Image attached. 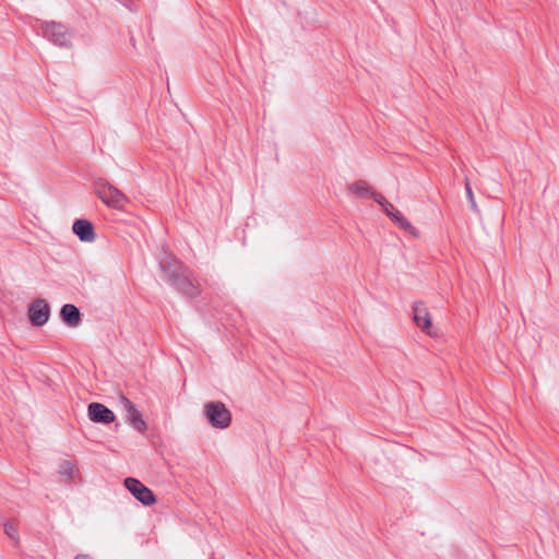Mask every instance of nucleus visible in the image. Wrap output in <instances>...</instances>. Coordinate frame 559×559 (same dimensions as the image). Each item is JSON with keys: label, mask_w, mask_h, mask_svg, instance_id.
Returning a JSON list of instances; mask_svg holds the SVG:
<instances>
[{"label": "nucleus", "mask_w": 559, "mask_h": 559, "mask_svg": "<svg viewBox=\"0 0 559 559\" xmlns=\"http://www.w3.org/2000/svg\"><path fill=\"white\" fill-rule=\"evenodd\" d=\"M95 192L107 206L116 210H122L129 203L128 197L107 181H98Z\"/></svg>", "instance_id": "nucleus-1"}, {"label": "nucleus", "mask_w": 559, "mask_h": 559, "mask_svg": "<svg viewBox=\"0 0 559 559\" xmlns=\"http://www.w3.org/2000/svg\"><path fill=\"white\" fill-rule=\"evenodd\" d=\"M206 419L214 428L224 429L231 423V414L222 402H210L204 406Z\"/></svg>", "instance_id": "nucleus-2"}, {"label": "nucleus", "mask_w": 559, "mask_h": 559, "mask_svg": "<svg viewBox=\"0 0 559 559\" xmlns=\"http://www.w3.org/2000/svg\"><path fill=\"white\" fill-rule=\"evenodd\" d=\"M44 36L59 47H68L71 44L72 35L67 28L55 22H46L43 24Z\"/></svg>", "instance_id": "nucleus-3"}, {"label": "nucleus", "mask_w": 559, "mask_h": 559, "mask_svg": "<svg viewBox=\"0 0 559 559\" xmlns=\"http://www.w3.org/2000/svg\"><path fill=\"white\" fill-rule=\"evenodd\" d=\"M124 487L144 506H152L156 501L153 491L135 478H126Z\"/></svg>", "instance_id": "nucleus-4"}, {"label": "nucleus", "mask_w": 559, "mask_h": 559, "mask_svg": "<svg viewBox=\"0 0 559 559\" xmlns=\"http://www.w3.org/2000/svg\"><path fill=\"white\" fill-rule=\"evenodd\" d=\"M120 404L126 411L128 423L139 432H144L147 426L135 405L126 396L120 397Z\"/></svg>", "instance_id": "nucleus-5"}, {"label": "nucleus", "mask_w": 559, "mask_h": 559, "mask_svg": "<svg viewBox=\"0 0 559 559\" xmlns=\"http://www.w3.org/2000/svg\"><path fill=\"white\" fill-rule=\"evenodd\" d=\"M169 281L174 287L188 296H195L198 294V288L183 270H175L169 275Z\"/></svg>", "instance_id": "nucleus-6"}, {"label": "nucleus", "mask_w": 559, "mask_h": 559, "mask_svg": "<svg viewBox=\"0 0 559 559\" xmlns=\"http://www.w3.org/2000/svg\"><path fill=\"white\" fill-rule=\"evenodd\" d=\"M87 414L92 421L100 424H110L116 418L114 412L100 403H91Z\"/></svg>", "instance_id": "nucleus-7"}, {"label": "nucleus", "mask_w": 559, "mask_h": 559, "mask_svg": "<svg viewBox=\"0 0 559 559\" xmlns=\"http://www.w3.org/2000/svg\"><path fill=\"white\" fill-rule=\"evenodd\" d=\"M413 319L418 328H420L428 335H433L431 331V317L426 307L421 304H415L413 306Z\"/></svg>", "instance_id": "nucleus-8"}, {"label": "nucleus", "mask_w": 559, "mask_h": 559, "mask_svg": "<svg viewBox=\"0 0 559 559\" xmlns=\"http://www.w3.org/2000/svg\"><path fill=\"white\" fill-rule=\"evenodd\" d=\"M73 233L81 241L93 242L96 239V234L91 222L86 219H76L72 226Z\"/></svg>", "instance_id": "nucleus-9"}, {"label": "nucleus", "mask_w": 559, "mask_h": 559, "mask_svg": "<svg viewBox=\"0 0 559 559\" xmlns=\"http://www.w3.org/2000/svg\"><path fill=\"white\" fill-rule=\"evenodd\" d=\"M60 317L62 321L71 328H76L81 323V312L79 308L72 304L62 306Z\"/></svg>", "instance_id": "nucleus-10"}, {"label": "nucleus", "mask_w": 559, "mask_h": 559, "mask_svg": "<svg viewBox=\"0 0 559 559\" xmlns=\"http://www.w3.org/2000/svg\"><path fill=\"white\" fill-rule=\"evenodd\" d=\"M388 216L403 230H406L407 233L415 237L418 236L417 228L414 227L411 224V222L406 217H404L395 207L388 214Z\"/></svg>", "instance_id": "nucleus-11"}, {"label": "nucleus", "mask_w": 559, "mask_h": 559, "mask_svg": "<svg viewBox=\"0 0 559 559\" xmlns=\"http://www.w3.org/2000/svg\"><path fill=\"white\" fill-rule=\"evenodd\" d=\"M58 473L68 481L74 480L80 475L75 464L69 460H62L59 463Z\"/></svg>", "instance_id": "nucleus-12"}, {"label": "nucleus", "mask_w": 559, "mask_h": 559, "mask_svg": "<svg viewBox=\"0 0 559 559\" xmlns=\"http://www.w3.org/2000/svg\"><path fill=\"white\" fill-rule=\"evenodd\" d=\"M349 191L358 197L371 198L372 193H377L367 181L358 180L350 185Z\"/></svg>", "instance_id": "nucleus-13"}, {"label": "nucleus", "mask_w": 559, "mask_h": 559, "mask_svg": "<svg viewBox=\"0 0 559 559\" xmlns=\"http://www.w3.org/2000/svg\"><path fill=\"white\" fill-rule=\"evenodd\" d=\"M49 318V307L41 300L37 299V326L45 324Z\"/></svg>", "instance_id": "nucleus-14"}, {"label": "nucleus", "mask_w": 559, "mask_h": 559, "mask_svg": "<svg viewBox=\"0 0 559 559\" xmlns=\"http://www.w3.org/2000/svg\"><path fill=\"white\" fill-rule=\"evenodd\" d=\"M371 199H373L385 212L388 215L391 211H393L394 206L392 203H390L381 193H372Z\"/></svg>", "instance_id": "nucleus-15"}, {"label": "nucleus", "mask_w": 559, "mask_h": 559, "mask_svg": "<svg viewBox=\"0 0 559 559\" xmlns=\"http://www.w3.org/2000/svg\"><path fill=\"white\" fill-rule=\"evenodd\" d=\"M465 191H466V197H467V200H468L471 209L474 212H478V207H477V204H476V201H475V198H474V193L472 191L469 181L467 179H466V182H465Z\"/></svg>", "instance_id": "nucleus-16"}, {"label": "nucleus", "mask_w": 559, "mask_h": 559, "mask_svg": "<svg viewBox=\"0 0 559 559\" xmlns=\"http://www.w3.org/2000/svg\"><path fill=\"white\" fill-rule=\"evenodd\" d=\"M4 533L9 538L17 542V527L12 522L4 523Z\"/></svg>", "instance_id": "nucleus-17"}, {"label": "nucleus", "mask_w": 559, "mask_h": 559, "mask_svg": "<svg viewBox=\"0 0 559 559\" xmlns=\"http://www.w3.org/2000/svg\"><path fill=\"white\" fill-rule=\"evenodd\" d=\"M28 320L35 326V301L28 305Z\"/></svg>", "instance_id": "nucleus-18"}, {"label": "nucleus", "mask_w": 559, "mask_h": 559, "mask_svg": "<svg viewBox=\"0 0 559 559\" xmlns=\"http://www.w3.org/2000/svg\"><path fill=\"white\" fill-rule=\"evenodd\" d=\"M74 559H92V558L87 555H79Z\"/></svg>", "instance_id": "nucleus-19"}]
</instances>
